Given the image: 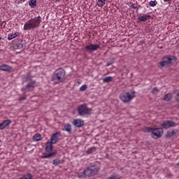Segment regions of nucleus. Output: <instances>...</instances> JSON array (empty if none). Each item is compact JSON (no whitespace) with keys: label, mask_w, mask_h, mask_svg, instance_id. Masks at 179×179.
Returning <instances> with one entry per match:
<instances>
[{"label":"nucleus","mask_w":179,"mask_h":179,"mask_svg":"<svg viewBox=\"0 0 179 179\" xmlns=\"http://www.w3.org/2000/svg\"><path fill=\"white\" fill-rule=\"evenodd\" d=\"M33 141L34 142H40V141H41V134L38 133L35 134L33 136Z\"/></svg>","instance_id":"obj_18"},{"label":"nucleus","mask_w":179,"mask_h":179,"mask_svg":"<svg viewBox=\"0 0 179 179\" xmlns=\"http://www.w3.org/2000/svg\"><path fill=\"white\" fill-rule=\"evenodd\" d=\"M36 85V80H32L30 83H29L26 87L22 88V92H24V90H30V89L34 88V85Z\"/></svg>","instance_id":"obj_13"},{"label":"nucleus","mask_w":179,"mask_h":179,"mask_svg":"<svg viewBox=\"0 0 179 179\" xmlns=\"http://www.w3.org/2000/svg\"><path fill=\"white\" fill-rule=\"evenodd\" d=\"M61 136V133L60 132H56L52 134L51 137V143L55 145L57 142H58V139H59V137Z\"/></svg>","instance_id":"obj_12"},{"label":"nucleus","mask_w":179,"mask_h":179,"mask_svg":"<svg viewBox=\"0 0 179 179\" xmlns=\"http://www.w3.org/2000/svg\"><path fill=\"white\" fill-rule=\"evenodd\" d=\"M64 130L68 132V134H72V126L69 123L64 124Z\"/></svg>","instance_id":"obj_17"},{"label":"nucleus","mask_w":179,"mask_h":179,"mask_svg":"<svg viewBox=\"0 0 179 179\" xmlns=\"http://www.w3.org/2000/svg\"><path fill=\"white\" fill-rule=\"evenodd\" d=\"M25 80L27 82V80H29V77H26Z\"/></svg>","instance_id":"obj_42"},{"label":"nucleus","mask_w":179,"mask_h":179,"mask_svg":"<svg viewBox=\"0 0 179 179\" xmlns=\"http://www.w3.org/2000/svg\"><path fill=\"white\" fill-rule=\"evenodd\" d=\"M65 77V70L62 68H59L55 71L52 77V81L57 85L61 83Z\"/></svg>","instance_id":"obj_3"},{"label":"nucleus","mask_w":179,"mask_h":179,"mask_svg":"<svg viewBox=\"0 0 179 179\" xmlns=\"http://www.w3.org/2000/svg\"><path fill=\"white\" fill-rule=\"evenodd\" d=\"M173 61V56H166L162 58V61L157 63L159 68H164V66H169Z\"/></svg>","instance_id":"obj_8"},{"label":"nucleus","mask_w":179,"mask_h":179,"mask_svg":"<svg viewBox=\"0 0 179 179\" xmlns=\"http://www.w3.org/2000/svg\"><path fill=\"white\" fill-rule=\"evenodd\" d=\"M136 12H138V10H139V8H138V6H136Z\"/></svg>","instance_id":"obj_41"},{"label":"nucleus","mask_w":179,"mask_h":179,"mask_svg":"<svg viewBox=\"0 0 179 179\" xmlns=\"http://www.w3.org/2000/svg\"><path fill=\"white\" fill-rule=\"evenodd\" d=\"M86 89H87V85H83L80 87V92H85V90H86Z\"/></svg>","instance_id":"obj_28"},{"label":"nucleus","mask_w":179,"mask_h":179,"mask_svg":"<svg viewBox=\"0 0 179 179\" xmlns=\"http://www.w3.org/2000/svg\"><path fill=\"white\" fill-rule=\"evenodd\" d=\"M97 6L99 8H102V6H104L106 5V0H98L96 2Z\"/></svg>","instance_id":"obj_23"},{"label":"nucleus","mask_w":179,"mask_h":179,"mask_svg":"<svg viewBox=\"0 0 179 179\" xmlns=\"http://www.w3.org/2000/svg\"><path fill=\"white\" fill-rule=\"evenodd\" d=\"M72 124L76 128H82L85 125V121L82 119H75L73 120Z\"/></svg>","instance_id":"obj_11"},{"label":"nucleus","mask_w":179,"mask_h":179,"mask_svg":"<svg viewBox=\"0 0 179 179\" xmlns=\"http://www.w3.org/2000/svg\"><path fill=\"white\" fill-rule=\"evenodd\" d=\"M23 100H26V96H21L19 98L20 101H23Z\"/></svg>","instance_id":"obj_33"},{"label":"nucleus","mask_w":179,"mask_h":179,"mask_svg":"<svg viewBox=\"0 0 179 179\" xmlns=\"http://www.w3.org/2000/svg\"><path fill=\"white\" fill-rule=\"evenodd\" d=\"M121 177H120V175L118 174H113L111 176L108 177L107 179H120Z\"/></svg>","instance_id":"obj_26"},{"label":"nucleus","mask_w":179,"mask_h":179,"mask_svg":"<svg viewBox=\"0 0 179 179\" xmlns=\"http://www.w3.org/2000/svg\"><path fill=\"white\" fill-rule=\"evenodd\" d=\"M77 112L80 117H85L92 114V108L87 107V104L84 103L77 107Z\"/></svg>","instance_id":"obj_5"},{"label":"nucleus","mask_w":179,"mask_h":179,"mask_svg":"<svg viewBox=\"0 0 179 179\" xmlns=\"http://www.w3.org/2000/svg\"><path fill=\"white\" fill-rule=\"evenodd\" d=\"M9 124H10V120H6L3 121L1 123H0L1 131H3V129L6 127H8V125H9Z\"/></svg>","instance_id":"obj_15"},{"label":"nucleus","mask_w":179,"mask_h":179,"mask_svg":"<svg viewBox=\"0 0 179 179\" xmlns=\"http://www.w3.org/2000/svg\"><path fill=\"white\" fill-rule=\"evenodd\" d=\"M8 40H13V38H15V36L13 35V34H9L8 35Z\"/></svg>","instance_id":"obj_30"},{"label":"nucleus","mask_w":179,"mask_h":179,"mask_svg":"<svg viewBox=\"0 0 179 179\" xmlns=\"http://www.w3.org/2000/svg\"><path fill=\"white\" fill-rule=\"evenodd\" d=\"M26 0H20L17 1V3H22V2H24Z\"/></svg>","instance_id":"obj_38"},{"label":"nucleus","mask_w":179,"mask_h":179,"mask_svg":"<svg viewBox=\"0 0 179 179\" xmlns=\"http://www.w3.org/2000/svg\"><path fill=\"white\" fill-rule=\"evenodd\" d=\"M99 49H100V45L99 44L91 43L85 47V50L87 52H94V51H97Z\"/></svg>","instance_id":"obj_9"},{"label":"nucleus","mask_w":179,"mask_h":179,"mask_svg":"<svg viewBox=\"0 0 179 179\" xmlns=\"http://www.w3.org/2000/svg\"><path fill=\"white\" fill-rule=\"evenodd\" d=\"M149 5H150V6L155 7V6H156L157 5V1L156 0H155V1H150L149 2Z\"/></svg>","instance_id":"obj_27"},{"label":"nucleus","mask_w":179,"mask_h":179,"mask_svg":"<svg viewBox=\"0 0 179 179\" xmlns=\"http://www.w3.org/2000/svg\"><path fill=\"white\" fill-rule=\"evenodd\" d=\"M14 36V38H16V37H17V36H20V33L19 32H15V34H13Z\"/></svg>","instance_id":"obj_34"},{"label":"nucleus","mask_w":179,"mask_h":179,"mask_svg":"<svg viewBox=\"0 0 179 179\" xmlns=\"http://www.w3.org/2000/svg\"><path fill=\"white\" fill-rule=\"evenodd\" d=\"M149 19H150V15L148 14L138 17V22H146V20H149Z\"/></svg>","instance_id":"obj_16"},{"label":"nucleus","mask_w":179,"mask_h":179,"mask_svg":"<svg viewBox=\"0 0 179 179\" xmlns=\"http://www.w3.org/2000/svg\"><path fill=\"white\" fill-rule=\"evenodd\" d=\"M176 101H179V92H178V93L176 94Z\"/></svg>","instance_id":"obj_35"},{"label":"nucleus","mask_w":179,"mask_h":179,"mask_svg":"<svg viewBox=\"0 0 179 179\" xmlns=\"http://www.w3.org/2000/svg\"><path fill=\"white\" fill-rule=\"evenodd\" d=\"M113 81V76H108L103 78V83H110Z\"/></svg>","instance_id":"obj_22"},{"label":"nucleus","mask_w":179,"mask_h":179,"mask_svg":"<svg viewBox=\"0 0 179 179\" xmlns=\"http://www.w3.org/2000/svg\"><path fill=\"white\" fill-rule=\"evenodd\" d=\"M17 47H18V48L22 49V48H23V44H22V43H18Z\"/></svg>","instance_id":"obj_36"},{"label":"nucleus","mask_w":179,"mask_h":179,"mask_svg":"<svg viewBox=\"0 0 179 179\" xmlns=\"http://www.w3.org/2000/svg\"><path fill=\"white\" fill-rule=\"evenodd\" d=\"M0 143H1V140H0Z\"/></svg>","instance_id":"obj_47"},{"label":"nucleus","mask_w":179,"mask_h":179,"mask_svg":"<svg viewBox=\"0 0 179 179\" xmlns=\"http://www.w3.org/2000/svg\"><path fill=\"white\" fill-rule=\"evenodd\" d=\"M52 145L53 143H51V141H48L45 144V152H44L41 156V159H50V157H55V155L58 153V151L57 150H54L52 152Z\"/></svg>","instance_id":"obj_2"},{"label":"nucleus","mask_w":179,"mask_h":179,"mask_svg":"<svg viewBox=\"0 0 179 179\" xmlns=\"http://www.w3.org/2000/svg\"><path fill=\"white\" fill-rule=\"evenodd\" d=\"M114 62V59H111L110 61L108 62L106 66H110V65H113Z\"/></svg>","instance_id":"obj_31"},{"label":"nucleus","mask_w":179,"mask_h":179,"mask_svg":"<svg viewBox=\"0 0 179 179\" xmlns=\"http://www.w3.org/2000/svg\"><path fill=\"white\" fill-rule=\"evenodd\" d=\"M0 40H2V37L0 36Z\"/></svg>","instance_id":"obj_45"},{"label":"nucleus","mask_w":179,"mask_h":179,"mask_svg":"<svg viewBox=\"0 0 179 179\" xmlns=\"http://www.w3.org/2000/svg\"><path fill=\"white\" fill-rule=\"evenodd\" d=\"M17 1H20V0H15V3H17Z\"/></svg>","instance_id":"obj_44"},{"label":"nucleus","mask_w":179,"mask_h":179,"mask_svg":"<svg viewBox=\"0 0 179 179\" xmlns=\"http://www.w3.org/2000/svg\"><path fill=\"white\" fill-rule=\"evenodd\" d=\"M135 97V92H123L120 94V98L123 103H129Z\"/></svg>","instance_id":"obj_7"},{"label":"nucleus","mask_w":179,"mask_h":179,"mask_svg":"<svg viewBox=\"0 0 179 179\" xmlns=\"http://www.w3.org/2000/svg\"><path fill=\"white\" fill-rule=\"evenodd\" d=\"M0 71H3L4 72H10L12 71V67L7 64H2L0 66Z\"/></svg>","instance_id":"obj_14"},{"label":"nucleus","mask_w":179,"mask_h":179,"mask_svg":"<svg viewBox=\"0 0 179 179\" xmlns=\"http://www.w3.org/2000/svg\"><path fill=\"white\" fill-rule=\"evenodd\" d=\"M159 92V90H157V88H154L152 90V94H157Z\"/></svg>","instance_id":"obj_32"},{"label":"nucleus","mask_w":179,"mask_h":179,"mask_svg":"<svg viewBox=\"0 0 179 179\" xmlns=\"http://www.w3.org/2000/svg\"><path fill=\"white\" fill-rule=\"evenodd\" d=\"M93 152H96V148L95 147H92V148H89L87 150V153L88 155H92V153H93Z\"/></svg>","instance_id":"obj_25"},{"label":"nucleus","mask_w":179,"mask_h":179,"mask_svg":"<svg viewBox=\"0 0 179 179\" xmlns=\"http://www.w3.org/2000/svg\"><path fill=\"white\" fill-rule=\"evenodd\" d=\"M99 170H100V167L97 165H91L85 169L87 177L96 176L99 173Z\"/></svg>","instance_id":"obj_6"},{"label":"nucleus","mask_w":179,"mask_h":179,"mask_svg":"<svg viewBox=\"0 0 179 179\" xmlns=\"http://www.w3.org/2000/svg\"><path fill=\"white\" fill-rule=\"evenodd\" d=\"M129 8H131V9H136V5L132 2H130Z\"/></svg>","instance_id":"obj_29"},{"label":"nucleus","mask_w":179,"mask_h":179,"mask_svg":"<svg viewBox=\"0 0 179 179\" xmlns=\"http://www.w3.org/2000/svg\"><path fill=\"white\" fill-rule=\"evenodd\" d=\"M176 11L179 12V6L176 7Z\"/></svg>","instance_id":"obj_40"},{"label":"nucleus","mask_w":179,"mask_h":179,"mask_svg":"<svg viewBox=\"0 0 179 179\" xmlns=\"http://www.w3.org/2000/svg\"><path fill=\"white\" fill-rule=\"evenodd\" d=\"M40 23H41V17H35L25 22L24 25V30H34V29L40 26Z\"/></svg>","instance_id":"obj_1"},{"label":"nucleus","mask_w":179,"mask_h":179,"mask_svg":"<svg viewBox=\"0 0 179 179\" xmlns=\"http://www.w3.org/2000/svg\"><path fill=\"white\" fill-rule=\"evenodd\" d=\"M29 6L34 9L37 6V0H30L29 1Z\"/></svg>","instance_id":"obj_20"},{"label":"nucleus","mask_w":179,"mask_h":179,"mask_svg":"<svg viewBox=\"0 0 179 179\" xmlns=\"http://www.w3.org/2000/svg\"><path fill=\"white\" fill-rule=\"evenodd\" d=\"M48 1H52V0H48Z\"/></svg>","instance_id":"obj_46"},{"label":"nucleus","mask_w":179,"mask_h":179,"mask_svg":"<svg viewBox=\"0 0 179 179\" xmlns=\"http://www.w3.org/2000/svg\"><path fill=\"white\" fill-rule=\"evenodd\" d=\"M145 132H151V136L153 139H159V138H162V136L163 135V129L146 127L145 129Z\"/></svg>","instance_id":"obj_4"},{"label":"nucleus","mask_w":179,"mask_h":179,"mask_svg":"<svg viewBox=\"0 0 179 179\" xmlns=\"http://www.w3.org/2000/svg\"><path fill=\"white\" fill-rule=\"evenodd\" d=\"M168 135H169V136H173V135H174V131L169 132V133L168 134Z\"/></svg>","instance_id":"obj_37"},{"label":"nucleus","mask_w":179,"mask_h":179,"mask_svg":"<svg viewBox=\"0 0 179 179\" xmlns=\"http://www.w3.org/2000/svg\"><path fill=\"white\" fill-rule=\"evenodd\" d=\"M53 166H59V164H62V160L59 158H56L52 161Z\"/></svg>","instance_id":"obj_21"},{"label":"nucleus","mask_w":179,"mask_h":179,"mask_svg":"<svg viewBox=\"0 0 179 179\" xmlns=\"http://www.w3.org/2000/svg\"><path fill=\"white\" fill-rule=\"evenodd\" d=\"M77 177L80 179L86 178L87 176L86 175V171H85V169H84V171L78 173Z\"/></svg>","instance_id":"obj_19"},{"label":"nucleus","mask_w":179,"mask_h":179,"mask_svg":"<svg viewBox=\"0 0 179 179\" xmlns=\"http://www.w3.org/2000/svg\"><path fill=\"white\" fill-rule=\"evenodd\" d=\"M172 96L171 94H166L164 96V100L165 101H170L171 100Z\"/></svg>","instance_id":"obj_24"},{"label":"nucleus","mask_w":179,"mask_h":179,"mask_svg":"<svg viewBox=\"0 0 179 179\" xmlns=\"http://www.w3.org/2000/svg\"><path fill=\"white\" fill-rule=\"evenodd\" d=\"M161 127L164 129H169V128L176 127V122H174L173 120H167L161 123Z\"/></svg>","instance_id":"obj_10"},{"label":"nucleus","mask_w":179,"mask_h":179,"mask_svg":"<svg viewBox=\"0 0 179 179\" xmlns=\"http://www.w3.org/2000/svg\"><path fill=\"white\" fill-rule=\"evenodd\" d=\"M177 167L179 168V162L176 164Z\"/></svg>","instance_id":"obj_43"},{"label":"nucleus","mask_w":179,"mask_h":179,"mask_svg":"<svg viewBox=\"0 0 179 179\" xmlns=\"http://www.w3.org/2000/svg\"><path fill=\"white\" fill-rule=\"evenodd\" d=\"M171 1H173V0H164V2H171Z\"/></svg>","instance_id":"obj_39"}]
</instances>
